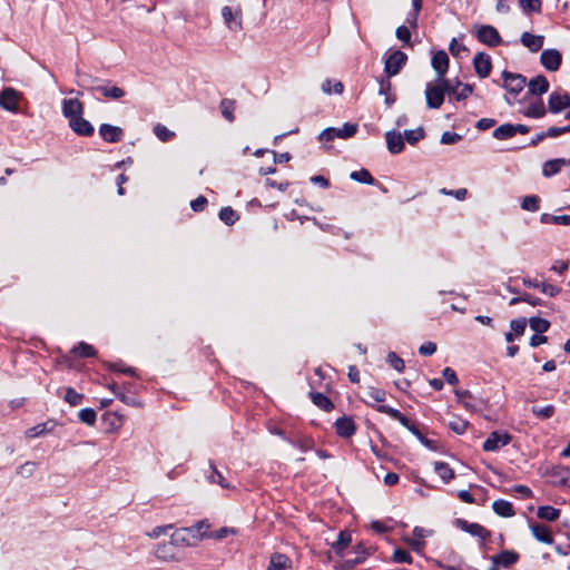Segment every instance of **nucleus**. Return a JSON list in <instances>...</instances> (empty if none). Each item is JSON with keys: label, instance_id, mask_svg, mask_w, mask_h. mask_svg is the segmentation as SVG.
<instances>
[{"label": "nucleus", "instance_id": "1", "mask_svg": "<svg viewBox=\"0 0 570 570\" xmlns=\"http://www.w3.org/2000/svg\"><path fill=\"white\" fill-rule=\"evenodd\" d=\"M503 88L507 90V101L512 105L518 95L523 91L527 86V78L521 73L509 71L502 72Z\"/></svg>", "mask_w": 570, "mask_h": 570}, {"label": "nucleus", "instance_id": "2", "mask_svg": "<svg viewBox=\"0 0 570 570\" xmlns=\"http://www.w3.org/2000/svg\"><path fill=\"white\" fill-rule=\"evenodd\" d=\"M222 18L230 31L240 32L243 30V9L238 3L224 6Z\"/></svg>", "mask_w": 570, "mask_h": 570}, {"label": "nucleus", "instance_id": "3", "mask_svg": "<svg viewBox=\"0 0 570 570\" xmlns=\"http://www.w3.org/2000/svg\"><path fill=\"white\" fill-rule=\"evenodd\" d=\"M445 89L442 81L435 78L425 86V100L430 109H439L444 102Z\"/></svg>", "mask_w": 570, "mask_h": 570}, {"label": "nucleus", "instance_id": "4", "mask_svg": "<svg viewBox=\"0 0 570 570\" xmlns=\"http://www.w3.org/2000/svg\"><path fill=\"white\" fill-rule=\"evenodd\" d=\"M407 56L401 50H394L386 55L384 61V71L389 77L396 76L405 66Z\"/></svg>", "mask_w": 570, "mask_h": 570}, {"label": "nucleus", "instance_id": "5", "mask_svg": "<svg viewBox=\"0 0 570 570\" xmlns=\"http://www.w3.org/2000/svg\"><path fill=\"white\" fill-rule=\"evenodd\" d=\"M357 131L356 124H344L341 128H326L320 134V139L323 141H330L335 137L346 139L353 137Z\"/></svg>", "mask_w": 570, "mask_h": 570}, {"label": "nucleus", "instance_id": "6", "mask_svg": "<svg viewBox=\"0 0 570 570\" xmlns=\"http://www.w3.org/2000/svg\"><path fill=\"white\" fill-rule=\"evenodd\" d=\"M22 99V95L11 88H4L0 92V106L2 109L10 111V112H19V104Z\"/></svg>", "mask_w": 570, "mask_h": 570}, {"label": "nucleus", "instance_id": "7", "mask_svg": "<svg viewBox=\"0 0 570 570\" xmlns=\"http://www.w3.org/2000/svg\"><path fill=\"white\" fill-rule=\"evenodd\" d=\"M432 530L415 527L412 531V537L404 538V542L407 543L416 553H422L425 548V538L432 535Z\"/></svg>", "mask_w": 570, "mask_h": 570}, {"label": "nucleus", "instance_id": "8", "mask_svg": "<svg viewBox=\"0 0 570 570\" xmlns=\"http://www.w3.org/2000/svg\"><path fill=\"white\" fill-rule=\"evenodd\" d=\"M194 530H189V528H180L171 533L170 542L178 551L179 548L183 547H191L199 542L195 535L193 534Z\"/></svg>", "mask_w": 570, "mask_h": 570}, {"label": "nucleus", "instance_id": "9", "mask_svg": "<svg viewBox=\"0 0 570 570\" xmlns=\"http://www.w3.org/2000/svg\"><path fill=\"white\" fill-rule=\"evenodd\" d=\"M511 436L507 432H491L488 439L483 442V450L487 452H495L501 448L509 444Z\"/></svg>", "mask_w": 570, "mask_h": 570}, {"label": "nucleus", "instance_id": "10", "mask_svg": "<svg viewBox=\"0 0 570 570\" xmlns=\"http://www.w3.org/2000/svg\"><path fill=\"white\" fill-rule=\"evenodd\" d=\"M476 38L480 42L490 47H497L501 42V37L498 30L489 24L481 26L478 28Z\"/></svg>", "mask_w": 570, "mask_h": 570}, {"label": "nucleus", "instance_id": "11", "mask_svg": "<svg viewBox=\"0 0 570 570\" xmlns=\"http://www.w3.org/2000/svg\"><path fill=\"white\" fill-rule=\"evenodd\" d=\"M550 112L559 114L570 107V96L563 91H553L548 99Z\"/></svg>", "mask_w": 570, "mask_h": 570}, {"label": "nucleus", "instance_id": "12", "mask_svg": "<svg viewBox=\"0 0 570 570\" xmlns=\"http://www.w3.org/2000/svg\"><path fill=\"white\" fill-rule=\"evenodd\" d=\"M541 65L548 71H557L562 62V56L557 49H546L540 56Z\"/></svg>", "mask_w": 570, "mask_h": 570}, {"label": "nucleus", "instance_id": "13", "mask_svg": "<svg viewBox=\"0 0 570 570\" xmlns=\"http://www.w3.org/2000/svg\"><path fill=\"white\" fill-rule=\"evenodd\" d=\"M431 66L436 73V78L442 80L449 70V57L444 50H439L432 56Z\"/></svg>", "mask_w": 570, "mask_h": 570}, {"label": "nucleus", "instance_id": "14", "mask_svg": "<svg viewBox=\"0 0 570 570\" xmlns=\"http://www.w3.org/2000/svg\"><path fill=\"white\" fill-rule=\"evenodd\" d=\"M155 556L157 559L165 562L179 561V551L171 544L170 541L159 543L155 549Z\"/></svg>", "mask_w": 570, "mask_h": 570}, {"label": "nucleus", "instance_id": "15", "mask_svg": "<svg viewBox=\"0 0 570 570\" xmlns=\"http://www.w3.org/2000/svg\"><path fill=\"white\" fill-rule=\"evenodd\" d=\"M473 67L475 73L480 78H487L492 69L491 58L489 55L479 52L473 58Z\"/></svg>", "mask_w": 570, "mask_h": 570}, {"label": "nucleus", "instance_id": "16", "mask_svg": "<svg viewBox=\"0 0 570 570\" xmlns=\"http://www.w3.org/2000/svg\"><path fill=\"white\" fill-rule=\"evenodd\" d=\"M99 135L107 142H118L122 139L124 131L120 127L102 124L99 127Z\"/></svg>", "mask_w": 570, "mask_h": 570}, {"label": "nucleus", "instance_id": "17", "mask_svg": "<svg viewBox=\"0 0 570 570\" xmlns=\"http://www.w3.org/2000/svg\"><path fill=\"white\" fill-rule=\"evenodd\" d=\"M519 560V554L513 550H504L499 554L492 556L491 561L492 564L509 568L512 564L517 563Z\"/></svg>", "mask_w": 570, "mask_h": 570}, {"label": "nucleus", "instance_id": "18", "mask_svg": "<svg viewBox=\"0 0 570 570\" xmlns=\"http://www.w3.org/2000/svg\"><path fill=\"white\" fill-rule=\"evenodd\" d=\"M62 114L68 120L82 116L83 106L78 99H65L62 102Z\"/></svg>", "mask_w": 570, "mask_h": 570}, {"label": "nucleus", "instance_id": "19", "mask_svg": "<svg viewBox=\"0 0 570 570\" xmlns=\"http://www.w3.org/2000/svg\"><path fill=\"white\" fill-rule=\"evenodd\" d=\"M521 43L527 47L531 52H538L542 49L544 43V36L533 35L528 31L521 35Z\"/></svg>", "mask_w": 570, "mask_h": 570}, {"label": "nucleus", "instance_id": "20", "mask_svg": "<svg viewBox=\"0 0 570 570\" xmlns=\"http://www.w3.org/2000/svg\"><path fill=\"white\" fill-rule=\"evenodd\" d=\"M458 522L463 531L480 538L482 544L490 537V532L479 523H470L465 520H459Z\"/></svg>", "mask_w": 570, "mask_h": 570}, {"label": "nucleus", "instance_id": "21", "mask_svg": "<svg viewBox=\"0 0 570 570\" xmlns=\"http://www.w3.org/2000/svg\"><path fill=\"white\" fill-rule=\"evenodd\" d=\"M292 560L283 553L275 552L269 557L266 570H292Z\"/></svg>", "mask_w": 570, "mask_h": 570}, {"label": "nucleus", "instance_id": "22", "mask_svg": "<svg viewBox=\"0 0 570 570\" xmlns=\"http://www.w3.org/2000/svg\"><path fill=\"white\" fill-rule=\"evenodd\" d=\"M69 126L79 136L89 137L94 134L92 125L82 118V116L71 119Z\"/></svg>", "mask_w": 570, "mask_h": 570}, {"label": "nucleus", "instance_id": "23", "mask_svg": "<svg viewBox=\"0 0 570 570\" xmlns=\"http://www.w3.org/2000/svg\"><path fill=\"white\" fill-rule=\"evenodd\" d=\"M530 530L532 535L542 543L551 544L553 543V535L549 527L541 523H532L530 524Z\"/></svg>", "mask_w": 570, "mask_h": 570}, {"label": "nucleus", "instance_id": "24", "mask_svg": "<svg viewBox=\"0 0 570 570\" xmlns=\"http://www.w3.org/2000/svg\"><path fill=\"white\" fill-rule=\"evenodd\" d=\"M455 396L466 410L476 411L480 409V401L468 390H455Z\"/></svg>", "mask_w": 570, "mask_h": 570}, {"label": "nucleus", "instance_id": "25", "mask_svg": "<svg viewBox=\"0 0 570 570\" xmlns=\"http://www.w3.org/2000/svg\"><path fill=\"white\" fill-rule=\"evenodd\" d=\"M336 433L342 438H350L355 433V423L351 417H340L335 422Z\"/></svg>", "mask_w": 570, "mask_h": 570}, {"label": "nucleus", "instance_id": "26", "mask_svg": "<svg viewBox=\"0 0 570 570\" xmlns=\"http://www.w3.org/2000/svg\"><path fill=\"white\" fill-rule=\"evenodd\" d=\"M527 86L529 94L540 96L548 91L549 81L544 76L539 75L527 82Z\"/></svg>", "mask_w": 570, "mask_h": 570}, {"label": "nucleus", "instance_id": "27", "mask_svg": "<svg viewBox=\"0 0 570 570\" xmlns=\"http://www.w3.org/2000/svg\"><path fill=\"white\" fill-rule=\"evenodd\" d=\"M521 112L529 118H542L546 115L547 109L542 99L537 98L531 101L529 106L525 107Z\"/></svg>", "mask_w": 570, "mask_h": 570}, {"label": "nucleus", "instance_id": "28", "mask_svg": "<svg viewBox=\"0 0 570 570\" xmlns=\"http://www.w3.org/2000/svg\"><path fill=\"white\" fill-rule=\"evenodd\" d=\"M387 149L392 154H399L404 148L402 135L396 131H387L385 135Z\"/></svg>", "mask_w": 570, "mask_h": 570}, {"label": "nucleus", "instance_id": "29", "mask_svg": "<svg viewBox=\"0 0 570 570\" xmlns=\"http://www.w3.org/2000/svg\"><path fill=\"white\" fill-rule=\"evenodd\" d=\"M570 165V160H566L564 158H556L548 160L543 164L542 174L546 177H551L558 174L562 167Z\"/></svg>", "mask_w": 570, "mask_h": 570}, {"label": "nucleus", "instance_id": "30", "mask_svg": "<svg viewBox=\"0 0 570 570\" xmlns=\"http://www.w3.org/2000/svg\"><path fill=\"white\" fill-rule=\"evenodd\" d=\"M375 409L377 412L384 413V414L391 416L392 419L399 421L406 429L410 428V425L412 423L411 420L407 419L405 415H403L399 410L393 409L391 406L377 405Z\"/></svg>", "mask_w": 570, "mask_h": 570}, {"label": "nucleus", "instance_id": "31", "mask_svg": "<svg viewBox=\"0 0 570 570\" xmlns=\"http://www.w3.org/2000/svg\"><path fill=\"white\" fill-rule=\"evenodd\" d=\"M492 509L498 515L503 518L513 517L515 513L512 503L502 499L494 501Z\"/></svg>", "mask_w": 570, "mask_h": 570}, {"label": "nucleus", "instance_id": "32", "mask_svg": "<svg viewBox=\"0 0 570 570\" xmlns=\"http://www.w3.org/2000/svg\"><path fill=\"white\" fill-rule=\"evenodd\" d=\"M433 465L434 471L445 483H449L452 479H454V471L448 463L436 461Z\"/></svg>", "mask_w": 570, "mask_h": 570}, {"label": "nucleus", "instance_id": "33", "mask_svg": "<svg viewBox=\"0 0 570 570\" xmlns=\"http://www.w3.org/2000/svg\"><path fill=\"white\" fill-rule=\"evenodd\" d=\"M312 402L320 409L330 412L333 410L334 404L332 401L325 396L323 393L320 392H312L309 394Z\"/></svg>", "mask_w": 570, "mask_h": 570}, {"label": "nucleus", "instance_id": "34", "mask_svg": "<svg viewBox=\"0 0 570 570\" xmlns=\"http://www.w3.org/2000/svg\"><path fill=\"white\" fill-rule=\"evenodd\" d=\"M560 513L561 512L559 509H556L551 505H542V507H539L537 510L538 518L550 521V522L558 520L560 517Z\"/></svg>", "mask_w": 570, "mask_h": 570}, {"label": "nucleus", "instance_id": "35", "mask_svg": "<svg viewBox=\"0 0 570 570\" xmlns=\"http://www.w3.org/2000/svg\"><path fill=\"white\" fill-rule=\"evenodd\" d=\"M97 90L105 97L109 99H120L126 92L122 88L117 86H99Z\"/></svg>", "mask_w": 570, "mask_h": 570}, {"label": "nucleus", "instance_id": "36", "mask_svg": "<svg viewBox=\"0 0 570 570\" xmlns=\"http://www.w3.org/2000/svg\"><path fill=\"white\" fill-rule=\"evenodd\" d=\"M351 534L347 532H340L337 540L332 543V549L340 556H345L344 550L351 543Z\"/></svg>", "mask_w": 570, "mask_h": 570}, {"label": "nucleus", "instance_id": "37", "mask_svg": "<svg viewBox=\"0 0 570 570\" xmlns=\"http://www.w3.org/2000/svg\"><path fill=\"white\" fill-rule=\"evenodd\" d=\"M222 115L229 122L234 121V111L236 109V101L234 99H223L219 105Z\"/></svg>", "mask_w": 570, "mask_h": 570}, {"label": "nucleus", "instance_id": "38", "mask_svg": "<svg viewBox=\"0 0 570 570\" xmlns=\"http://www.w3.org/2000/svg\"><path fill=\"white\" fill-rule=\"evenodd\" d=\"M543 224L570 225V215H551L543 213L540 217Z\"/></svg>", "mask_w": 570, "mask_h": 570}, {"label": "nucleus", "instance_id": "39", "mask_svg": "<svg viewBox=\"0 0 570 570\" xmlns=\"http://www.w3.org/2000/svg\"><path fill=\"white\" fill-rule=\"evenodd\" d=\"M422 0H412V11L406 17V22L411 28H416L419 13L422 9Z\"/></svg>", "mask_w": 570, "mask_h": 570}, {"label": "nucleus", "instance_id": "40", "mask_svg": "<svg viewBox=\"0 0 570 570\" xmlns=\"http://www.w3.org/2000/svg\"><path fill=\"white\" fill-rule=\"evenodd\" d=\"M514 135V128L511 124L501 125L493 131V137L500 140L509 139Z\"/></svg>", "mask_w": 570, "mask_h": 570}, {"label": "nucleus", "instance_id": "41", "mask_svg": "<svg viewBox=\"0 0 570 570\" xmlns=\"http://www.w3.org/2000/svg\"><path fill=\"white\" fill-rule=\"evenodd\" d=\"M531 411L538 419L548 420L554 415L556 407L552 404H549L546 406H533Z\"/></svg>", "mask_w": 570, "mask_h": 570}, {"label": "nucleus", "instance_id": "42", "mask_svg": "<svg viewBox=\"0 0 570 570\" xmlns=\"http://www.w3.org/2000/svg\"><path fill=\"white\" fill-rule=\"evenodd\" d=\"M188 528L189 530H194L193 534L198 541L203 540L204 538H208L207 530L209 529V523L206 520L199 521L196 524Z\"/></svg>", "mask_w": 570, "mask_h": 570}, {"label": "nucleus", "instance_id": "43", "mask_svg": "<svg viewBox=\"0 0 570 570\" xmlns=\"http://www.w3.org/2000/svg\"><path fill=\"white\" fill-rule=\"evenodd\" d=\"M72 352L75 355H77L79 357H91V356L96 355V350L94 348V346H91L85 342L78 343V345H76L72 348Z\"/></svg>", "mask_w": 570, "mask_h": 570}, {"label": "nucleus", "instance_id": "44", "mask_svg": "<svg viewBox=\"0 0 570 570\" xmlns=\"http://www.w3.org/2000/svg\"><path fill=\"white\" fill-rule=\"evenodd\" d=\"M351 179L362 184H374V178L367 169L355 170L350 174Z\"/></svg>", "mask_w": 570, "mask_h": 570}, {"label": "nucleus", "instance_id": "45", "mask_svg": "<svg viewBox=\"0 0 570 570\" xmlns=\"http://www.w3.org/2000/svg\"><path fill=\"white\" fill-rule=\"evenodd\" d=\"M529 324L531 330L539 334L547 332L550 327V322L541 317H531Z\"/></svg>", "mask_w": 570, "mask_h": 570}, {"label": "nucleus", "instance_id": "46", "mask_svg": "<svg viewBox=\"0 0 570 570\" xmlns=\"http://www.w3.org/2000/svg\"><path fill=\"white\" fill-rule=\"evenodd\" d=\"M48 425L49 423L37 424L26 431V436L29 439L41 436L51 431V428H49Z\"/></svg>", "mask_w": 570, "mask_h": 570}, {"label": "nucleus", "instance_id": "47", "mask_svg": "<svg viewBox=\"0 0 570 570\" xmlns=\"http://www.w3.org/2000/svg\"><path fill=\"white\" fill-rule=\"evenodd\" d=\"M219 218L227 225H233L238 219L237 213L232 207H223L219 210Z\"/></svg>", "mask_w": 570, "mask_h": 570}, {"label": "nucleus", "instance_id": "48", "mask_svg": "<svg viewBox=\"0 0 570 570\" xmlns=\"http://www.w3.org/2000/svg\"><path fill=\"white\" fill-rule=\"evenodd\" d=\"M343 89H344V86L341 81H332L330 79H326L323 83H322V90L327 94V95H331V94H342L343 92Z\"/></svg>", "mask_w": 570, "mask_h": 570}, {"label": "nucleus", "instance_id": "49", "mask_svg": "<svg viewBox=\"0 0 570 570\" xmlns=\"http://www.w3.org/2000/svg\"><path fill=\"white\" fill-rule=\"evenodd\" d=\"M542 0H519L521 9L525 13L540 12Z\"/></svg>", "mask_w": 570, "mask_h": 570}, {"label": "nucleus", "instance_id": "50", "mask_svg": "<svg viewBox=\"0 0 570 570\" xmlns=\"http://www.w3.org/2000/svg\"><path fill=\"white\" fill-rule=\"evenodd\" d=\"M154 134L161 141H168L175 136L174 131L169 130L166 126L161 124H157L154 127Z\"/></svg>", "mask_w": 570, "mask_h": 570}, {"label": "nucleus", "instance_id": "51", "mask_svg": "<svg viewBox=\"0 0 570 570\" xmlns=\"http://www.w3.org/2000/svg\"><path fill=\"white\" fill-rule=\"evenodd\" d=\"M78 417L81 422L88 425H94L96 423L97 414L95 410L86 407L79 411Z\"/></svg>", "mask_w": 570, "mask_h": 570}, {"label": "nucleus", "instance_id": "52", "mask_svg": "<svg viewBox=\"0 0 570 570\" xmlns=\"http://www.w3.org/2000/svg\"><path fill=\"white\" fill-rule=\"evenodd\" d=\"M237 533L235 528L223 527L219 530L208 532V538L222 540L227 538L228 535H234Z\"/></svg>", "mask_w": 570, "mask_h": 570}, {"label": "nucleus", "instance_id": "53", "mask_svg": "<svg viewBox=\"0 0 570 570\" xmlns=\"http://www.w3.org/2000/svg\"><path fill=\"white\" fill-rule=\"evenodd\" d=\"M83 395L76 392L75 389L68 387L66 389L65 400L71 406L79 405L82 402Z\"/></svg>", "mask_w": 570, "mask_h": 570}, {"label": "nucleus", "instance_id": "54", "mask_svg": "<svg viewBox=\"0 0 570 570\" xmlns=\"http://www.w3.org/2000/svg\"><path fill=\"white\" fill-rule=\"evenodd\" d=\"M540 199L538 196H525L522 200L521 207L524 210L537 212L539 209Z\"/></svg>", "mask_w": 570, "mask_h": 570}, {"label": "nucleus", "instance_id": "55", "mask_svg": "<svg viewBox=\"0 0 570 570\" xmlns=\"http://www.w3.org/2000/svg\"><path fill=\"white\" fill-rule=\"evenodd\" d=\"M392 560L396 563H412L411 554L403 549H395L392 556Z\"/></svg>", "mask_w": 570, "mask_h": 570}, {"label": "nucleus", "instance_id": "56", "mask_svg": "<svg viewBox=\"0 0 570 570\" xmlns=\"http://www.w3.org/2000/svg\"><path fill=\"white\" fill-rule=\"evenodd\" d=\"M540 292L549 297H556L557 295L560 294L561 288L556 285H552V284H549L546 282H541Z\"/></svg>", "mask_w": 570, "mask_h": 570}, {"label": "nucleus", "instance_id": "57", "mask_svg": "<svg viewBox=\"0 0 570 570\" xmlns=\"http://www.w3.org/2000/svg\"><path fill=\"white\" fill-rule=\"evenodd\" d=\"M387 362L397 372H402L405 367L404 361L400 356H397L396 353H394V352H390L387 354Z\"/></svg>", "mask_w": 570, "mask_h": 570}, {"label": "nucleus", "instance_id": "58", "mask_svg": "<svg viewBox=\"0 0 570 570\" xmlns=\"http://www.w3.org/2000/svg\"><path fill=\"white\" fill-rule=\"evenodd\" d=\"M441 81L444 85L445 94L452 95L456 99V95H458V91H459V89L461 87V82L459 80H456L455 83H453L448 78H444Z\"/></svg>", "mask_w": 570, "mask_h": 570}, {"label": "nucleus", "instance_id": "59", "mask_svg": "<svg viewBox=\"0 0 570 570\" xmlns=\"http://www.w3.org/2000/svg\"><path fill=\"white\" fill-rule=\"evenodd\" d=\"M396 38L405 45H409L411 41V32L409 27L400 26L396 29Z\"/></svg>", "mask_w": 570, "mask_h": 570}, {"label": "nucleus", "instance_id": "60", "mask_svg": "<svg viewBox=\"0 0 570 570\" xmlns=\"http://www.w3.org/2000/svg\"><path fill=\"white\" fill-rule=\"evenodd\" d=\"M449 50L454 57H460L461 52L468 51L466 47L463 43H460L455 38L451 40Z\"/></svg>", "mask_w": 570, "mask_h": 570}, {"label": "nucleus", "instance_id": "61", "mask_svg": "<svg viewBox=\"0 0 570 570\" xmlns=\"http://www.w3.org/2000/svg\"><path fill=\"white\" fill-rule=\"evenodd\" d=\"M106 417L111 419L110 428L112 431H117L122 426V416L117 412H108Z\"/></svg>", "mask_w": 570, "mask_h": 570}, {"label": "nucleus", "instance_id": "62", "mask_svg": "<svg viewBox=\"0 0 570 570\" xmlns=\"http://www.w3.org/2000/svg\"><path fill=\"white\" fill-rule=\"evenodd\" d=\"M510 327L515 336H521L525 330V321L522 318L512 320L510 323Z\"/></svg>", "mask_w": 570, "mask_h": 570}, {"label": "nucleus", "instance_id": "63", "mask_svg": "<svg viewBox=\"0 0 570 570\" xmlns=\"http://www.w3.org/2000/svg\"><path fill=\"white\" fill-rule=\"evenodd\" d=\"M423 136H424V131L421 128L415 129V130L405 131V138H406L407 142H410L411 145L417 142L420 139L423 138Z\"/></svg>", "mask_w": 570, "mask_h": 570}, {"label": "nucleus", "instance_id": "64", "mask_svg": "<svg viewBox=\"0 0 570 570\" xmlns=\"http://www.w3.org/2000/svg\"><path fill=\"white\" fill-rule=\"evenodd\" d=\"M367 396L374 401V402H377V403H381L385 400V392L381 389H376V387H370L367 390Z\"/></svg>", "mask_w": 570, "mask_h": 570}]
</instances>
